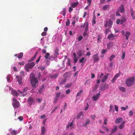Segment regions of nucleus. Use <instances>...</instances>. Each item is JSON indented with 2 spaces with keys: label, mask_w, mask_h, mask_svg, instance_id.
Instances as JSON below:
<instances>
[{
  "label": "nucleus",
  "mask_w": 135,
  "mask_h": 135,
  "mask_svg": "<svg viewBox=\"0 0 135 135\" xmlns=\"http://www.w3.org/2000/svg\"><path fill=\"white\" fill-rule=\"evenodd\" d=\"M30 78L31 83L32 86L34 88H36L38 85V81L37 79L35 77L33 74H31L30 75Z\"/></svg>",
  "instance_id": "1"
},
{
  "label": "nucleus",
  "mask_w": 135,
  "mask_h": 135,
  "mask_svg": "<svg viewBox=\"0 0 135 135\" xmlns=\"http://www.w3.org/2000/svg\"><path fill=\"white\" fill-rule=\"evenodd\" d=\"M135 78L134 77H132L127 79L126 81V83L127 86H129L133 85L134 84Z\"/></svg>",
  "instance_id": "2"
},
{
  "label": "nucleus",
  "mask_w": 135,
  "mask_h": 135,
  "mask_svg": "<svg viewBox=\"0 0 135 135\" xmlns=\"http://www.w3.org/2000/svg\"><path fill=\"white\" fill-rule=\"evenodd\" d=\"M35 65V63L34 62L26 64L25 66V70L27 71H29L30 69H31Z\"/></svg>",
  "instance_id": "3"
},
{
  "label": "nucleus",
  "mask_w": 135,
  "mask_h": 135,
  "mask_svg": "<svg viewBox=\"0 0 135 135\" xmlns=\"http://www.w3.org/2000/svg\"><path fill=\"white\" fill-rule=\"evenodd\" d=\"M28 90V88L27 87L24 88L22 91L18 90V91L20 93V96L22 97L25 96L26 94V92Z\"/></svg>",
  "instance_id": "4"
},
{
  "label": "nucleus",
  "mask_w": 135,
  "mask_h": 135,
  "mask_svg": "<svg viewBox=\"0 0 135 135\" xmlns=\"http://www.w3.org/2000/svg\"><path fill=\"white\" fill-rule=\"evenodd\" d=\"M21 129L20 128L18 130L16 131L14 130H12V128L10 129L9 131L11 132V134L13 135H16L19 133L21 130Z\"/></svg>",
  "instance_id": "5"
},
{
  "label": "nucleus",
  "mask_w": 135,
  "mask_h": 135,
  "mask_svg": "<svg viewBox=\"0 0 135 135\" xmlns=\"http://www.w3.org/2000/svg\"><path fill=\"white\" fill-rule=\"evenodd\" d=\"M13 106L14 108H17L19 106V102L15 98H13Z\"/></svg>",
  "instance_id": "6"
},
{
  "label": "nucleus",
  "mask_w": 135,
  "mask_h": 135,
  "mask_svg": "<svg viewBox=\"0 0 135 135\" xmlns=\"http://www.w3.org/2000/svg\"><path fill=\"white\" fill-rule=\"evenodd\" d=\"M108 85L106 84H103L101 85L100 89L102 91H103L104 90L107 89L108 88Z\"/></svg>",
  "instance_id": "7"
},
{
  "label": "nucleus",
  "mask_w": 135,
  "mask_h": 135,
  "mask_svg": "<svg viewBox=\"0 0 135 135\" xmlns=\"http://www.w3.org/2000/svg\"><path fill=\"white\" fill-rule=\"evenodd\" d=\"M100 92L99 91L98 93L96 95H94L93 96L92 98L94 101H96L98 99L100 95Z\"/></svg>",
  "instance_id": "8"
},
{
  "label": "nucleus",
  "mask_w": 135,
  "mask_h": 135,
  "mask_svg": "<svg viewBox=\"0 0 135 135\" xmlns=\"http://www.w3.org/2000/svg\"><path fill=\"white\" fill-rule=\"evenodd\" d=\"M28 102L29 104L30 105H34V100L31 97H29L28 99Z\"/></svg>",
  "instance_id": "9"
},
{
  "label": "nucleus",
  "mask_w": 135,
  "mask_h": 135,
  "mask_svg": "<svg viewBox=\"0 0 135 135\" xmlns=\"http://www.w3.org/2000/svg\"><path fill=\"white\" fill-rule=\"evenodd\" d=\"M93 58L94 63L98 62L99 60V57L97 54L94 55L93 56Z\"/></svg>",
  "instance_id": "10"
},
{
  "label": "nucleus",
  "mask_w": 135,
  "mask_h": 135,
  "mask_svg": "<svg viewBox=\"0 0 135 135\" xmlns=\"http://www.w3.org/2000/svg\"><path fill=\"white\" fill-rule=\"evenodd\" d=\"M16 79L17 80L20 84H21L22 83V80L21 77L20 76L18 75H17L16 76Z\"/></svg>",
  "instance_id": "11"
},
{
  "label": "nucleus",
  "mask_w": 135,
  "mask_h": 135,
  "mask_svg": "<svg viewBox=\"0 0 135 135\" xmlns=\"http://www.w3.org/2000/svg\"><path fill=\"white\" fill-rule=\"evenodd\" d=\"M11 94L15 97H17L18 95H20V93H18L15 90H12V89L11 90Z\"/></svg>",
  "instance_id": "12"
},
{
  "label": "nucleus",
  "mask_w": 135,
  "mask_h": 135,
  "mask_svg": "<svg viewBox=\"0 0 135 135\" xmlns=\"http://www.w3.org/2000/svg\"><path fill=\"white\" fill-rule=\"evenodd\" d=\"M118 11V12L123 13L124 11V8L123 5L122 4L119 8Z\"/></svg>",
  "instance_id": "13"
},
{
  "label": "nucleus",
  "mask_w": 135,
  "mask_h": 135,
  "mask_svg": "<svg viewBox=\"0 0 135 135\" xmlns=\"http://www.w3.org/2000/svg\"><path fill=\"white\" fill-rule=\"evenodd\" d=\"M73 55L74 56L73 60L74 63H76L78 61L77 57L76 56V54L75 53L73 54Z\"/></svg>",
  "instance_id": "14"
},
{
  "label": "nucleus",
  "mask_w": 135,
  "mask_h": 135,
  "mask_svg": "<svg viewBox=\"0 0 135 135\" xmlns=\"http://www.w3.org/2000/svg\"><path fill=\"white\" fill-rule=\"evenodd\" d=\"M90 119H86L85 120V122L83 126H84L86 127L87 125L90 124Z\"/></svg>",
  "instance_id": "15"
},
{
  "label": "nucleus",
  "mask_w": 135,
  "mask_h": 135,
  "mask_svg": "<svg viewBox=\"0 0 135 135\" xmlns=\"http://www.w3.org/2000/svg\"><path fill=\"white\" fill-rule=\"evenodd\" d=\"M126 19L125 17L124 16H122L120 20V24H123L124 22H126Z\"/></svg>",
  "instance_id": "16"
},
{
  "label": "nucleus",
  "mask_w": 135,
  "mask_h": 135,
  "mask_svg": "<svg viewBox=\"0 0 135 135\" xmlns=\"http://www.w3.org/2000/svg\"><path fill=\"white\" fill-rule=\"evenodd\" d=\"M109 75V74H107L105 75L104 76L102 79V81L103 82H105L108 78V76Z\"/></svg>",
  "instance_id": "17"
},
{
  "label": "nucleus",
  "mask_w": 135,
  "mask_h": 135,
  "mask_svg": "<svg viewBox=\"0 0 135 135\" xmlns=\"http://www.w3.org/2000/svg\"><path fill=\"white\" fill-rule=\"evenodd\" d=\"M108 38L110 40H114L115 39L114 36L113 34H111L108 36Z\"/></svg>",
  "instance_id": "18"
},
{
  "label": "nucleus",
  "mask_w": 135,
  "mask_h": 135,
  "mask_svg": "<svg viewBox=\"0 0 135 135\" xmlns=\"http://www.w3.org/2000/svg\"><path fill=\"white\" fill-rule=\"evenodd\" d=\"M85 27V31H87L88 30V23L87 22H85L83 28Z\"/></svg>",
  "instance_id": "19"
},
{
  "label": "nucleus",
  "mask_w": 135,
  "mask_h": 135,
  "mask_svg": "<svg viewBox=\"0 0 135 135\" xmlns=\"http://www.w3.org/2000/svg\"><path fill=\"white\" fill-rule=\"evenodd\" d=\"M77 55L79 57H81L83 55V51L80 50L78 51L77 52Z\"/></svg>",
  "instance_id": "20"
},
{
  "label": "nucleus",
  "mask_w": 135,
  "mask_h": 135,
  "mask_svg": "<svg viewBox=\"0 0 135 135\" xmlns=\"http://www.w3.org/2000/svg\"><path fill=\"white\" fill-rule=\"evenodd\" d=\"M45 86L44 85H42L41 88H40V89L38 90L39 92L40 93H42L44 90V88Z\"/></svg>",
  "instance_id": "21"
},
{
  "label": "nucleus",
  "mask_w": 135,
  "mask_h": 135,
  "mask_svg": "<svg viewBox=\"0 0 135 135\" xmlns=\"http://www.w3.org/2000/svg\"><path fill=\"white\" fill-rule=\"evenodd\" d=\"M120 74H118L116 75L114 77L112 80L111 81L112 83H113L114 81L117 79V78L119 76Z\"/></svg>",
  "instance_id": "22"
},
{
  "label": "nucleus",
  "mask_w": 135,
  "mask_h": 135,
  "mask_svg": "<svg viewBox=\"0 0 135 135\" xmlns=\"http://www.w3.org/2000/svg\"><path fill=\"white\" fill-rule=\"evenodd\" d=\"M122 120V118H118L116 119L115 122L117 123L118 124L121 122Z\"/></svg>",
  "instance_id": "23"
},
{
  "label": "nucleus",
  "mask_w": 135,
  "mask_h": 135,
  "mask_svg": "<svg viewBox=\"0 0 135 135\" xmlns=\"http://www.w3.org/2000/svg\"><path fill=\"white\" fill-rule=\"evenodd\" d=\"M113 43L110 42H109L107 45V47L108 49H109L112 48L113 46Z\"/></svg>",
  "instance_id": "24"
},
{
  "label": "nucleus",
  "mask_w": 135,
  "mask_h": 135,
  "mask_svg": "<svg viewBox=\"0 0 135 135\" xmlns=\"http://www.w3.org/2000/svg\"><path fill=\"white\" fill-rule=\"evenodd\" d=\"M131 33L127 31L126 32L125 36L126 39L128 40L129 39V37Z\"/></svg>",
  "instance_id": "25"
},
{
  "label": "nucleus",
  "mask_w": 135,
  "mask_h": 135,
  "mask_svg": "<svg viewBox=\"0 0 135 135\" xmlns=\"http://www.w3.org/2000/svg\"><path fill=\"white\" fill-rule=\"evenodd\" d=\"M46 131V129L44 127H42L41 128V134L44 135Z\"/></svg>",
  "instance_id": "26"
},
{
  "label": "nucleus",
  "mask_w": 135,
  "mask_h": 135,
  "mask_svg": "<svg viewBox=\"0 0 135 135\" xmlns=\"http://www.w3.org/2000/svg\"><path fill=\"white\" fill-rule=\"evenodd\" d=\"M78 3H79L78 2L72 3L71 4V7L72 8H75L78 5Z\"/></svg>",
  "instance_id": "27"
},
{
  "label": "nucleus",
  "mask_w": 135,
  "mask_h": 135,
  "mask_svg": "<svg viewBox=\"0 0 135 135\" xmlns=\"http://www.w3.org/2000/svg\"><path fill=\"white\" fill-rule=\"evenodd\" d=\"M66 8H64L63 10L60 12V13L62 15L65 16L66 15Z\"/></svg>",
  "instance_id": "28"
},
{
  "label": "nucleus",
  "mask_w": 135,
  "mask_h": 135,
  "mask_svg": "<svg viewBox=\"0 0 135 135\" xmlns=\"http://www.w3.org/2000/svg\"><path fill=\"white\" fill-rule=\"evenodd\" d=\"M119 90L122 92H125L126 90L125 88L123 87H120L119 88Z\"/></svg>",
  "instance_id": "29"
},
{
  "label": "nucleus",
  "mask_w": 135,
  "mask_h": 135,
  "mask_svg": "<svg viewBox=\"0 0 135 135\" xmlns=\"http://www.w3.org/2000/svg\"><path fill=\"white\" fill-rule=\"evenodd\" d=\"M86 61V59L84 57H82L79 60V62L80 63H81L83 62H85Z\"/></svg>",
  "instance_id": "30"
},
{
  "label": "nucleus",
  "mask_w": 135,
  "mask_h": 135,
  "mask_svg": "<svg viewBox=\"0 0 135 135\" xmlns=\"http://www.w3.org/2000/svg\"><path fill=\"white\" fill-rule=\"evenodd\" d=\"M20 74L21 76H23L27 74V73L26 72L21 71L20 72Z\"/></svg>",
  "instance_id": "31"
},
{
  "label": "nucleus",
  "mask_w": 135,
  "mask_h": 135,
  "mask_svg": "<svg viewBox=\"0 0 135 135\" xmlns=\"http://www.w3.org/2000/svg\"><path fill=\"white\" fill-rule=\"evenodd\" d=\"M12 88L8 86H7L4 89V90L5 91H8V90H10L12 89Z\"/></svg>",
  "instance_id": "32"
},
{
  "label": "nucleus",
  "mask_w": 135,
  "mask_h": 135,
  "mask_svg": "<svg viewBox=\"0 0 135 135\" xmlns=\"http://www.w3.org/2000/svg\"><path fill=\"white\" fill-rule=\"evenodd\" d=\"M108 26L109 27H111L112 25L113 24V22L112 21L110 20H109L108 21Z\"/></svg>",
  "instance_id": "33"
},
{
  "label": "nucleus",
  "mask_w": 135,
  "mask_h": 135,
  "mask_svg": "<svg viewBox=\"0 0 135 135\" xmlns=\"http://www.w3.org/2000/svg\"><path fill=\"white\" fill-rule=\"evenodd\" d=\"M117 129V127L115 126L114 127L112 130L111 134L115 132L116 131Z\"/></svg>",
  "instance_id": "34"
},
{
  "label": "nucleus",
  "mask_w": 135,
  "mask_h": 135,
  "mask_svg": "<svg viewBox=\"0 0 135 135\" xmlns=\"http://www.w3.org/2000/svg\"><path fill=\"white\" fill-rule=\"evenodd\" d=\"M83 92V91L82 90H79L78 92L77 93L76 96L77 97H79L81 95V93Z\"/></svg>",
  "instance_id": "35"
},
{
  "label": "nucleus",
  "mask_w": 135,
  "mask_h": 135,
  "mask_svg": "<svg viewBox=\"0 0 135 135\" xmlns=\"http://www.w3.org/2000/svg\"><path fill=\"white\" fill-rule=\"evenodd\" d=\"M66 26H68L70 25V22L69 19H67L66 22Z\"/></svg>",
  "instance_id": "36"
},
{
  "label": "nucleus",
  "mask_w": 135,
  "mask_h": 135,
  "mask_svg": "<svg viewBox=\"0 0 135 135\" xmlns=\"http://www.w3.org/2000/svg\"><path fill=\"white\" fill-rule=\"evenodd\" d=\"M11 78V76L10 75H8L7 77V81L8 82H10V78Z\"/></svg>",
  "instance_id": "37"
},
{
  "label": "nucleus",
  "mask_w": 135,
  "mask_h": 135,
  "mask_svg": "<svg viewBox=\"0 0 135 135\" xmlns=\"http://www.w3.org/2000/svg\"><path fill=\"white\" fill-rule=\"evenodd\" d=\"M66 80L65 79H62L60 82V84L61 85L64 84Z\"/></svg>",
  "instance_id": "38"
},
{
  "label": "nucleus",
  "mask_w": 135,
  "mask_h": 135,
  "mask_svg": "<svg viewBox=\"0 0 135 135\" xmlns=\"http://www.w3.org/2000/svg\"><path fill=\"white\" fill-rule=\"evenodd\" d=\"M23 53L22 52H21L20 54L18 55V57L19 59L21 58L23 56Z\"/></svg>",
  "instance_id": "39"
},
{
  "label": "nucleus",
  "mask_w": 135,
  "mask_h": 135,
  "mask_svg": "<svg viewBox=\"0 0 135 135\" xmlns=\"http://www.w3.org/2000/svg\"><path fill=\"white\" fill-rule=\"evenodd\" d=\"M102 36L101 35L98 36V42H100L102 39Z\"/></svg>",
  "instance_id": "40"
},
{
  "label": "nucleus",
  "mask_w": 135,
  "mask_h": 135,
  "mask_svg": "<svg viewBox=\"0 0 135 135\" xmlns=\"http://www.w3.org/2000/svg\"><path fill=\"white\" fill-rule=\"evenodd\" d=\"M82 112H80L78 115L77 116V118L78 119H79L81 115H82Z\"/></svg>",
  "instance_id": "41"
},
{
  "label": "nucleus",
  "mask_w": 135,
  "mask_h": 135,
  "mask_svg": "<svg viewBox=\"0 0 135 135\" xmlns=\"http://www.w3.org/2000/svg\"><path fill=\"white\" fill-rule=\"evenodd\" d=\"M98 84H96L93 89V91H94L95 90L97 89L98 88Z\"/></svg>",
  "instance_id": "42"
},
{
  "label": "nucleus",
  "mask_w": 135,
  "mask_h": 135,
  "mask_svg": "<svg viewBox=\"0 0 135 135\" xmlns=\"http://www.w3.org/2000/svg\"><path fill=\"white\" fill-rule=\"evenodd\" d=\"M49 55L50 54L49 53H46L45 55V57L46 59H47Z\"/></svg>",
  "instance_id": "43"
},
{
  "label": "nucleus",
  "mask_w": 135,
  "mask_h": 135,
  "mask_svg": "<svg viewBox=\"0 0 135 135\" xmlns=\"http://www.w3.org/2000/svg\"><path fill=\"white\" fill-rule=\"evenodd\" d=\"M109 6L107 5L103 7V9L104 10H106L109 8Z\"/></svg>",
  "instance_id": "44"
},
{
  "label": "nucleus",
  "mask_w": 135,
  "mask_h": 135,
  "mask_svg": "<svg viewBox=\"0 0 135 135\" xmlns=\"http://www.w3.org/2000/svg\"><path fill=\"white\" fill-rule=\"evenodd\" d=\"M133 114V112L132 110H130L129 111V115L130 117L132 116Z\"/></svg>",
  "instance_id": "45"
},
{
  "label": "nucleus",
  "mask_w": 135,
  "mask_h": 135,
  "mask_svg": "<svg viewBox=\"0 0 135 135\" xmlns=\"http://www.w3.org/2000/svg\"><path fill=\"white\" fill-rule=\"evenodd\" d=\"M130 12L131 16H133L134 15L135 12L132 9H131Z\"/></svg>",
  "instance_id": "46"
},
{
  "label": "nucleus",
  "mask_w": 135,
  "mask_h": 135,
  "mask_svg": "<svg viewBox=\"0 0 135 135\" xmlns=\"http://www.w3.org/2000/svg\"><path fill=\"white\" fill-rule=\"evenodd\" d=\"M58 76V75L57 74H55L54 75H51V77L53 78H56Z\"/></svg>",
  "instance_id": "47"
},
{
  "label": "nucleus",
  "mask_w": 135,
  "mask_h": 135,
  "mask_svg": "<svg viewBox=\"0 0 135 135\" xmlns=\"http://www.w3.org/2000/svg\"><path fill=\"white\" fill-rule=\"evenodd\" d=\"M125 52H122V58L123 59H124L125 57Z\"/></svg>",
  "instance_id": "48"
},
{
  "label": "nucleus",
  "mask_w": 135,
  "mask_h": 135,
  "mask_svg": "<svg viewBox=\"0 0 135 135\" xmlns=\"http://www.w3.org/2000/svg\"><path fill=\"white\" fill-rule=\"evenodd\" d=\"M70 126L71 129H72L74 128V126L73 125V122H71L70 123Z\"/></svg>",
  "instance_id": "49"
},
{
  "label": "nucleus",
  "mask_w": 135,
  "mask_h": 135,
  "mask_svg": "<svg viewBox=\"0 0 135 135\" xmlns=\"http://www.w3.org/2000/svg\"><path fill=\"white\" fill-rule=\"evenodd\" d=\"M67 65H71L70 60L69 58H68V62L67 63Z\"/></svg>",
  "instance_id": "50"
},
{
  "label": "nucleus",
  "mask_w": 135,
  "mask_h": 135,
  "mask_svg": "<svg viewBox=\"0 0 135 135\" xmlns=\"http://www.w3.org/2000/svg\"><path fill=\"white\" fill-rule=\"evenodd\" d=\"M58 55L59 53L58 51L57 50H55L54 53V55H55V56H57Z\"/></svg>",
  "instance_id": "51"
},
{
  "label": "nucleus",
  "mask_w": 135,
  "mask_h": 135,
  "mask_svg": "<svg viewBox=\"0 0 135 135\" xmlns=\"http://www.w3.org/2000/svg\"><path fill=\"white\" fill-rule=\"evenodd\" d=\"M36 101L37 102H39L40 103L41 102V99H40L39 98H36Z\"/></svg>",
  "instance_id": "52"
},
{
  "label": "nucleus",
  "mask_w": 135,
  "mask_h": 135,
  "mask_svg": "<svg viewBox=\"0 0 135 135\" xmlns=\"http://www.w3.org/2000/svg\"><path fill=\"white\" fill-rule=\"evenodd\" d=\"M102 127L103 129H104L107 131H109L108 128L106 127L105 126H103Z\"/></svg>",
  "instance_id": "53"
},
{
  "label": "nucleus",
  "mask_w": 135,
  "mask_h": 135,
  "mask_svg": "<svg viewBox=\"0 0 135 135\" xmlns=\"http://www.w3.org/2000/svg\"><path fill=\"white\" fill-rule=\"evenodd\" d=\"M110 30L108 28H107L105 30V34H107L108 32H109Z\"/></svg>",
  "instance_id": "54"
},
{
  "label": "nucleus",
  "mask_w": 135,
  "mask_h": 135,
  "mask_svg": "<svg viewBox=\"0 0 135 135\" xmlns=\"http://www.w3.org/2000/svg\"><path fill=\"white\" fill-rule=\"evenodd\" d=\"M60 94L61 93L60 92L57 93L56 95V97L59 98V97L60 96Z\"/></svg>",
  "instance_id": "55"
},
{
  "label": "nucleus",
  "mask_w": 135,
  "mask_h": 135,
  "mask_svg": "<svg viewBox=\"0 0 135 135\" xmlns=\"http://www.w3.org/2000/svg\"><path fill=\"white\" fill-rule=\"evenodd\" d=\"M18 119L20 121H21L23 119V117L21 116H19L18 117Z\"/></svg>",
  "instance_id": "56"
},
{
  "label": "nucleus",
  "mask_w": 135,
  "mask_h": 135,
  "mask_svg": "<svg viewBox=\"0 0 135 135\" xmlns=\"http://www.w3.org/2000/svg\"><path fill=\"white\" fill-rule=\"evenodd\" d=\"M124 126V125L123 124H121L119 126V128L120 129H122L123 128Z\"/></svg>",
  "instance_id": "57"
},
{
  "label": "nucleus",
  "mask_w": 135,
  "mask_h": 135,
  "mask_svg": "<svg viewBox=\"0 0 135 135\" xmlns=\"http://www.w3.org/2000/svg\"><path fill=\"white\" fill-rule=\"evenodd\" d=\"M114 108L115 111L118 112V107L117 105H115L114 106Z\"/></svg>",
  "instance_id": "58"
},
{
  "label": "nucleus",
  "mask_w": 135,
  "mask_h": 135,
  "mask_svg": "<svg viewBox=\"0 0 135 135\" xmlns=\"http://www.w3.org/2000/svg\"><path fill=\"white\" fill-rule=\"evenodd\" d=\"M95 117H96L95 115H91L90 116L91 118L93 120H94L95 119Z\"/></svg>",
  "instance_id": "59"
},
{
  "label": "nucleus",
  "mask_w": 135,
  "mask_h": 135,
  "mask_svg": "<svg viewBox=\"0 0 135 135\" xmlns=\"http://www.w3.org/2000/svg\"><path fill=\"white\" fill-rule=\"evenodd\" d=\"M58 98L55 97L54 99V103H56L58 100Z\"/></svg>",
  "instance_id": "60"
},
{
  "label": "nucleus",
  "mask_w": 135,
  "mask_h": 135,
  "mask_svg": "<svg viewBox=\"0 0 135 135\" xmlns=\"http://www.w3.org/2000/svg\"><path fill=\"white\" fill-rule=\"evenodd\" d=\"M25 62L24 61H22L21 62H19L18 64V65H23L25 64Z\"/></svg>",
  "instance_id": "61"
},
{
  "label": "nucleus",
  "mask_w": 135,
  "mask_h": 135,
  "mask_svg": "<svg viewBox=\"0 0 135 135\" xmlns=\"http://www.w3.org/2000/svg\"><path fill=\"white\" fill-rule=\"evenodd\" d=\"M110 110H109V112H111V111H113V106L112 105H110Z\"/></svg>",
  "instance_id": "62"
},
{
  "label": "nucleus",
  "mask_w": 135,
  "mask_h": 135,
  "mask_svg": "<svg viewBox=\"0 0 135 135\" xmlns=\"http://www.w3.org/2000/svg\"><path fill=\"white\" fill-rule=\"evenodd\" d=\"M46 35V32H44L41 33V35L42 36H44Z\"/></svg>",
  "instance_id": "63"
},
{
  "label": "nucleus",
  "mask_w": 135,
  "mask_h": 135,
  "mask_svg": "<svg viewBox=\"0 0 135 135\" xmlns=\"http://www.w3.org/2000/svg\"><path fill=\"white\" fill-rule=\"evenodd\" d=\"M72 7H70L69 8V12L70 13L71 12V11L73 10V9L72 8Z\"/></svg>",
  "instance_id": "64"
}]
</instances>
